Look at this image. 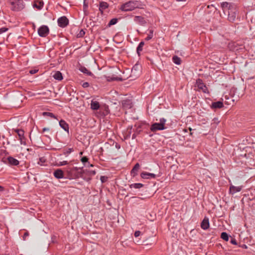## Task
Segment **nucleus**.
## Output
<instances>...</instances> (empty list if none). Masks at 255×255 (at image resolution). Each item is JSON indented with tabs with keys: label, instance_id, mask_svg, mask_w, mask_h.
I'll use <instances>...</instances> for the list:
<instances>
[{
	"label": "nucleus",
	"instance_id": "f257e3e1",
	"mask_svg": "<svg viewBox=\"0 0 255 255\" xmlns=\"http://www.w3.org/2000/svg\"><path fill=\"white\" fill-rule=\"evenodd\" d=\"M221 7L225 14L228 13V20L231 22L234 21L237 13L236 5L232 3L223 2L221 3Z\"/></svg>",
	"mask_w": 255,
	"mask_h": 255
},
{
	"label": "nucleus",
	"instance_id": "f03ea898",
	"mask_svg": "<svg viewBox=\"0 0 255 255\" xmlns=\"http://www.w3.org/2000/svg\"><path fill=\"white\" fill-rule=\"evenodd\" d=\"M139 3L138 1L130 0L127 2L123 4L120 8L122 11H131L136 8L139 7Z\"/></svg>",
	"mask_w": 255,
	"mask_h": 255
},
{
	"label": "nucleus",
	"instance_id": "7ed1b4c3",
	"mask_svg": "<svg viewBox=\"0 0 255 255\" xmlns=\"http://www.w3.org/2000/svg\"><path fill=\"white\" fill-rule=\"evenodd\" d=\"M10 8L12 10L19 11L22 10L25 7L23 0H9Z\"/></svg>",
	"mask_w": 255,
	"mask_h": 255
},
{
	"label": "nucleus",
	"instance_id": "20e7f679",
	"mask_svg": "<svg viewBox=\"0 0 255 255\" xmlns=\"http://www.w3.org/2000/svg\"><path fill=\"white\" fill-rule=\"evenodd\" d=\"M166 119L164 118H161L159 120V123H155L151 125L150 130L152 132H155L157 130H162L166 129L167 127L165 126Z\"/></svg>",
	"mask_w": 255,
	"mask_h": 255
},
{
	"label": "nucleus",
	"instance_id": "39448f33",
	"mask_svg": "<svg viewBox=\"0 0 255 255\" xmlns=\"http://www.w3.org/2000/svg\"><path fill=\"white\" fill-rule=\"evenodd\" d=\"M196 85L198 88V91H202L204 93H208L207 87L203 83L201 79H198L196 80Z\"/></svg>",
	"mask_w": 255,
	"mask_h": 255
},
{
	"label": "nucleus",
	"instance_id": "423d86ee",
	"mask_svg": "<svg viewBox=\"0 0 255 255\" xmlns=\"http://www.w3.org/2000/svg\"><path fill=\"white\" fill-rule=\"evenodd\" d=\"M49 28L47 26L42 25L38 29V35L41 37H45L49 33Z\"/></svg>",
	"mask_w": 255,
	"mask_h": 255
},
{
	"label": "nucleus",
	"instance_id": "0eeeda50",
	"mask_svg": "<svg viewBox=\"0 0 255 255\" xmlns=\"http://www.w3.org/2000/svg\"><path fill=\"white\" fill-rule=\"evenodd\" d=\"M57 22L60 27L63 28L68 24L69 20L65 16H63L58 19Z\"/></svg>",
	"mask_w": 255,
	"mask_h": 255
},
{
	"label": "nucleus",
	"instance_id": "6e6552de",
	"mask_svg": "<svg viewBox=\"0 0 255 255\" xmlns=\"http://www.w3.org/2000/svg\"><path fill=\"white\" fill-rule=\"evenodd\" d=\"M141 66L138 64H135L132 69L131 74L135 76H138L140 74Z\"/></svg>",
	"mask_w": 255,
	"mask_h": 255
},
{
	"label": "nucleus",
	"instance_id": "1a4fd4ad",
	"mask_svg": "<svg viewBox=\"0 0 255 255\" xmlns=\"http://www.w3.org/2000/svg\"><path fill=\"white\" fill-rule=\"evenodd\" d=\"M44 5V2L42 0H34L32 6L34 8L38 10H41Z\"/></svg>",
	"mask_w": 255,
	"mask_h": 255
},
{
	"label": "nucleus",
	"instance_id": "9d476101",
	"mask_svg": "<svg viewBox=\"0 0 255 255\" xmlns=\"http://www.w3.org/2000/svg\"><path fill=\"white\" fill-rule=\"evenodd\" d=\"M78 168L75 167H68L66 169L68 176L69 178H74L75 176L73 175L74 172H77Z\"/></svg>",
	"mask_w": 255,
	"mask_h": 255
},
{
	"label": "nucleus",
	"instance_id": "9b49d317",
	"mask_svg": "<svg viewBox=\"0 0 255 255\" xmlns=\"http://www.w3.org/2000/svg\"><path fill=\"white\" fill-rule=\"evenodd\" d=\"M133 21L140 25H144L146 23L144 17L141 16H135L133 18Z\"/></svg>",
	"mask_w": 255,
	"mask_h": 255
},
{
	"label": "nucleus",
	"instance_id": "f8f14e48",
	"mask_svg": "<svg viewBox=\"0 0 255 255\" xmlns=\"http://www.w3.org/2000/svg\"><path fill=\"white\" fill-rule=\"evenodd\" d=\"M209 219L205 217L201 224V227L204 230H206L209 228Z\"/></svg>",
	"mask_w": 255,
	"mask_h": 255
},
{
	"label": "nucleus",
	"instance_id": "ddd939ff",
	"mask_svg": "<svg viewBox=\"0 0 255 255\" xmlns=\"http://www.w3.org/2000/svg\"><path fill=\"white\" fill-rule=\"evenodd\" d=\"M140 176L143 179H151L155 178L156 177V175L153 173L142 172L140 174Z\"/></svg>",
	"mask_w": 255,
	"mask_h": 255
},
{
	"label": "nucleus",
	"instance_id": "4468645a",
	"mask_svg": "<svg viewBox=\"0 0 255 255\" xmlns=\"http://www.w3.org/2000/svg\"><path fill=\"white\" fill-rule=\"evenodd\" d=\"M109 7V4L105 1H101L99 3V10L101 12V14H103L104 11L108 8Z\"/></svg>",
	"mask_w": 255,
	"mask_h": 255
},
{
	"label": "nucleus",
	"instance_id": "2eb2a0df",
	"mask_svg": "<svg viewBox=\"0 0 255 255\" xmlns=\"http://www.w3.org/2000/svg\"><path fill=\"white\" fill-rule=\"evenodd\" d=\"M242 189V186H235L234 185H231L230 187L229 192L230 193L232 194H234L237 192L241 191Z\"/></svg>",
	"mask_w": 255,
	"mask_h": 255
},
{
	"label": "nucleus",
	"instance_id": "dca6fc26",
	"mask_svg": "<svg viewBox=\"0 0 255 255\" xmlns=\"http://www.w3.org/2000/svg\"><path fill=\"white\" fill-rule=\"evenodd\" d=\"M53 175L57 179H61L64 177V172L60 169H57L55 170Z\"/></svg>",
	"mask_w": 255,
	"mask_h": 255
},
{
	"label": "nucleus",
	"instance_id": "f3484780",
	"mask_svg": "<svg viewBox=\"0 0 255 255\" xmlns=\"http://www.w3.org/2000/svg\"><path fill=\"white\" fill-rule=\"evenodd\" d=\"M224 107L223 103L221 101H218L212 103L211 108L213 109H220Z\"/></svg>",
	"mask_w": 255,
	"mask_h": 255
},
{
	"label": "nucleus",
	"instance_id": "a211bd4d",
	"mask_svg": "<svg viewBox=\"0 0 255 255\" xmlns=\"http://www.w3.org/2000/svg\"><path fill=\"white\" fill-rule=\"evenodd\" d=\"M59 126L62 128L65 131L69 133V125L64 120H61L59 121Z\"/></svg>",
	"mask_w": 255,
	"mask_h": 255
},
{
	"label": "nucleus",
	"instance_id": "6ab92c4d",
	"mask_svg": "<svg viewBox=\"0 0 255 255\" xmlns=\"http://www.w3.org/2000/svg\"><path fill=\"white\" fill-rule=\"evenodd\" d=\"M13 131L15 132L18 135L19 140H20V142L22 143V138H24V130L21 129H14Z\"/></svg>",
	"mask_w": 255,
	"mask_h": 255
},
{
	"label": "nucleus",
	"instance_id": "aec40b11",
	"mask_svg": "<svg viewBox=\"0 0 255 255\" xmlns=\"http://www.w3.org/2000/svg\"><path fill=\"white\" fill-rule=\"evenodd\" d=\"M8 163L11 165H17L19 164V161L12 156H9L7 158Z\"/></svg>",
	"mask_w": 255,
	"mask_h": 255
},
{
	"label": "nucleus",
	"instance_id": "412c9836",
	"mask_svg": "<svg viewBox=\"0 0 255 255\" xmlns=\"http://www.w3.org/2000/svg\"><path fill=\"white\" fill-rule=\"evenodd\" d=\"M139 167H140L139 164L138 163H136L130 171L131 175L133 177L137 175V172L139 169Z\"/></svg>",
	"mask_w": 255,
	"mask_h": 255
},
{
	"label": "nucleus",
	"instance_id": "4be33fe9",
	"mask_svg": "<svg viewBox=\"0 0 255 255\" xmlns=\"http://www.w3.org/2000/svg\"><path fill=\"white\" fill-rule=\"evenodd\" d=\"M91 108L93 110H97L100 109V104L96 101L92 100L91 103Z\"/></svg>",
	"mask_w": 255,
	"mask_h": 255
},
{
	"label": "nucleus",
	"instance_id": "5701e85b",
	"mask_svg": "<svg viewBox=\"0 0 255 255\" xmlns=\"http://www.w3.org/2000/svg\"><path fill=\"white\" fill-rule=\"evenodd\" d=\"M217 8L214 6L213 4L208 5L207 7V9H205L206 12L208 14H210L212 12H214Z\"/></svg>",
	"mask_w": 255,
	"mask_h": 255
},
{
	"label": "nucleus",
	"instance_id": "b1692460",
	"mask_svg": "<svg viewBox=\"0 0 255 255\" xmlns=\"http://www.w3.org/2000/svg\"><path fill=\"white\" fill-rule=\"evenodd\" d=\"M53 78L58 81H61L63 79L62 73L60 71H56L53 75Z\"/></svg>",
	"mask_w": 255,
	"mask_h": 255
},
{
	"label": "nucleus",
	"instance_id": "393cba45",
	"mask_svg": "<svg viewBox=\"0 0 255 255\" xmlns=\"http://www.w3.org/2000/svg\"><path fill=\"white\" fill-rule=\"evenodd\" d=\"M80 70L83 73L86 74L88 75L92 76L93 75L91 72H90L85 67H81L80 68Z\"/></svg>",
	"mask_w": 255,
	"mask_h": 255
},
{
	"label": "nucleus",
	"instance_id": "a878e982",
	"mask_svg": "<svg viewBox=\"0 0 255 255\" xmlns=\"http://www.w3.org/2000/svg\"><path fill=\"white\" fill-rule=\"evenodd\" d=\"M107 80L109 82H112L113 81H122L123 79L122 78L118 77H111L108 76L107 77Z\"/></svg>",
	"mask_w": 255,
	"mask_h": 255
},
{
	"label": "nucleus",
	"instance_id": "bb28decb",
	"mask_svg": "<svg viewBox=\"0 0 255 255\" xmlns=\"http://www.w3.org/2000/svg\"><path fill=\"white\" fill-rule=\"evenodd\" d=\"M144 45V43L143 41L140 42L139 43V44H138V45L136 48V52L138 55H140V52L142 51V48H143Z\"/></svg>",
	"mask_w": 255,
	"mask_h": 255
},
{
	"label": "nucleus",
	"instance_id": "cd10ccee",
	"mask_svg": "<svg viewBox=\"0 0 255 255\" xmlns=\"http://www.w3.org/2000/svg\"><path fill=\"white\" fill-rule=\"evenodd\" d=\"M143 186V184L141 183H133L129 185L130 188L140 189Z\"/></svg>",
	"mask_w": 255,
	"mask_h": 255
},
{
	"label": "nucleus",
	"instance_id": "c85d7f7f",
	"mask_svg": "<svg viewBox=\"0 0 255 255\" xmlns=\"http://www.w3.org/2000/svg\"><path fill=\"white\" fill-rule=\"evenodd\" d=\"M42 115L44 117L47 116V117H49L51 118L57 119L56 117L52 113L47 112H43Z\"/></svg>",
	"mask_w": 255,
	"mask_h": 255
},
{
	"label": "nucleus",
	"instance_id": "c756f323",
	"mask_svg": "<svg viewBox=\"0 0 255 255\" xmlns=\"http://www.w3.org/2000/svg\"><path fill=\"white\" fill-rule=\"evenodd\" d=\"M173 62L177 64L180 65L181 64V59L177 56H174L172 58Z\"/></svg>",
	"mask_w": 255,
	"mask_h": 255
},
{
	"label": "nucleus",
	"instance_id": "7c9ffc66",
	"mask_svg": "<svg viewBox=\"0 0 255 255\" xmlns=\"http://www.w3.org/2000/svg\"><path fill=\"white\" fill-rule=\"evenodd\" d=\"M221 238L226 241H228L229 240V236H228V235L227 233L226 232H223L221 234Z\"/></svg>",
	"mask_w": 255,
	"mask_h": 255
},
{
	"label": "nucleus",
	"instance_id": "2f4dec72",
	"mask_svg": "<svg viewBox=\"0 0 255 255\" xmlns=\"http://www.w3.org/2000/svg\"><path fill=\"white\" fill-rule=\"evenodd\" d=\"M118 22V19L117 18H113L109 22L108 24V27H110L113 25H114L116 24Z\"/></svg>",
	"mask_w": 255,
	"mask_h": 255
},
{
	"label": "nucleus",
	"instance_id": "473e14b6",
	"mask_svg": "<svg viewBox=\"0 0 255 255\" xmlns=\"http://www.w3.org/2000/svg\"><path fill=\"white\" fill-rule=\"evenodd\" d=\"M153 31L152 30H150L149 33L148 34V36L145 39V40L148 41V40H149L150 39H151L153 37Z\"/></svg>",
	"mask_w": 255,
	"mask_h": 255
},
{
	"label": "nucleus",
	"instance_id": "72a5a7b5",
	"mask_svg": "<svg viewBox=\"0 0 255 255\" xmlns=\"http://www.w3.org/2000/svg\"><path fill=\"white\" fill-rule=\"evenodd\" d=\"M73 151V148H69L66 150H64L63 154L65 155H67L68 154H70L71 152H72Z\"/></svg>",
	"mask_w": 255,
	"mask_h": 255
},
{
	"label": "nucleus",
	"instance_id": "f704fd0d",
	"mask_svg": "<svg viewBox=\"0 0 255 255\" xmlns=\"http://www.w3.org/2000/svg\"><path fill=\"white\" fill-rule=\"evenodd\" d=\"M45 161L46 159L44 157H40L39 158V161L37 162V163L40 165H42Z\"/></svg>",
	"mask_w": 255,
	"mask_h": 255
},
{
	"label": "nucleus",
	"instance_id": "c9c22d12",
	"mask_svg": "<svg viewBox=\"0 0 255 255\" xmlns=\"http://www.w3.org/2000/svg\"><path fill=\"white\" fill-rule=\"evenodd\" d=\"M108 179V177L105 176H101L100 177V180L102 183H104L107 181Z\"/></svg>",
	"mask_w": 255,
	"mask_h": 255
},
{
	"label": "nucleus",
	"instance_id": "e433bc0d",
	"mask_svg": "<svg viewBox=\"0 0 255 255\" xmlns=\"http://www.w3.org/2000/svg\"><path fill=\"white\" fill-rule=\"evenodd\" d=\"M131 130H132V126H131L130 127H129L128 128L127 131L128 132V134L127 135V137H129L130 136V135L131 133Z\"/></svg>",
	"mask_w": 255,
	"mask_h": 255
},
{
	"label": "nucleus",
	"instance_id": "4c0bfd02",
	"mask_svg": "<svg viewBox=\"0 0 255 255\" xmlns=\"http://www.w3.org/2000/svg\"><path fill=\"white\" fill-rule=\"evenodd\" d=\"M8 30V28L6 27H1L0 28V34H2Z\"/></svg>",
	"mask_w": 255,
	"mask_h": 255
},
{
	"label": "nucleus",
	"instance_id": "58836bf2",
	"mask_svg": "<svg viewBox=\"0 0 255 255\" xmlns=\"http://www.w3.org/2000/svg\"><path fill=\"white\" fill-rule=\"evenodd\" d=\"M68 164V162L67 161H63L59 162V163H58V165L59 166H63V165H67Z\"/></svg>",
	"mask_w": 255,
	"mask_h": 255
},
{
	"label": "nucleus",
	"instance_id": "ea45409f",
	"mask_svg": "<svg viewBox=\"0 0 255 255\" xmlns=\"http://www.w3.org/2000/svg\"><path fill=\"white\" fill-rule=\"evenodd\" d=\"M88 158L86 156L83 157L81 158V161L84 163L85 162H88Z\"/></svg>",
	"mask_w": 255,
	"mask_h": 255
},
{
	"label": "nucleus",
	"instance_id": "a19ab883",
	"mask_svg": "<svg viewBox=\"0 0 255 255\" xmlns=\"http://www.w3.org/2000/svg\"><path fill=\"white\" fill-rule=\"evenodd\" d=\"M140 128H141V126L139 125L138 126V127L137 128L136 131H135V132H136V133H137V134L139 133L141 131Z\"/></svg>",
	"mask_w": 255,
	"mask_h": 255
},
{
	"label": "nucleus",
	"instance_id": "79ce46f5",
	"mask_svg": "<svg viewBox=\"0 0 255 255\" xmlns=\"http://www.w3.org/2000/svg\"><path fill=\"white\" fill-rule=\"evenodd\" d=\"M140 234L141 232L139 231H136L135 232L134 235L135 237H138L140 235Z\"/></svg>",
	"mask_w": 255,
	"mask_h": 255
},
{
	"label": "nucleus",
	"instance_id": "37998d69",
	"mask_svg": "<svg viewBox=\"0 0 255 255\" xmlns=\"http://www.w3.org/2000/svg\"><path fill=\"white\" fill-rule=\"evenodd\" d=\"M231 243L233 244V245H237V242L236 240V239H234V238H232L231 240Z\"/></svg>",
	"mask_w": 255,
	"mask_h": 255
},
{
	"label": "nucleus",
	"instance_id": "c03bdc74",
	"mask_svg": "<svg viewBox=\"0 0 255 255\" xmlns=\"http://www.w3.org/2000/svg\"><path fill=\"white\" fill-rule=\"evenodd\" d=\"M29 236V233H28V232H26L24 235H23V240H26V238L27 237H28Z\"/></svg>",
	"mask_w": 255,
	"mask_h": 255
},
{
	"label": "nucleus",
	"instance_id": "a18cd8bd",
	"mask_svg": "<svg viewBox=\"0 0 255 255\" xmlns=\"http://www.w3.org/2000/svg\"><path fill=\"white\" fill-rule=\"evenodd\" d=\"M85 34V32L83 30H81L79 33L78 35L79 37H82Z\"/></svg>",
	"mask_w": 255,
	"mask_h": 255
},
{
	"label": "nucleus",
	"instance_id": "49530a36",
	"mask_svg": "<svg viewBox=\"0 0 255 255\" xmlns=\"http://www.w3.org/2000/svg\"><path fill=\"white\" fill-rule=\"evenodd\" d=\"M82 86L84 87V88H87L89 86V83L88 82H84L83 85H82Z\"/></svg>",
	"mask_w": 255,
	"mask_h": 255
},
{
	"label": "nucleus",
	"instance_id": "de8ad7c7",
	"mask_svg": "<svg viewBox=\"0 0 255 255\" xmlns=\"http://www.w3.org/2000/svg\"><path fill=\"white\" fill-rule=\"evenodd\" d=\"M37 72V70H31L29 71V73L31 74H35L36 73V72Z\"/></svg>",
	"mask_w": 255,
	"mask_h": 255
},
{
	"label": "nucleus",
	"instance_id": "09e8293b",
	"mask_svg": "<svg viewBox=\"0 0 255 255\" xmlns=\"http://www.w3.org/2000/svg\"><path fill=\"white\" fill-rule=\"evenodd\" d=\"M136 135H137V133H133V134H132V139H134V138H136Z\"/></svg>",
	"mask_w": 255,
	"mask_h": 255
},
{
	"label": "nucleus",
	"instance_id": "8fccbe9b",
	"mask_svg": "<svg viewBox=\"0 0 255 255\" xmlns=\"http://www.w3.org/2000/svg\"><path fill=\"white\" fill-rule=\"evenodd\" d=\"M23 139L24 138H22V143H21V144L25 145L26 144V142L25 141H23Z\"/></svg>",
	"mask_w": 255,
	"mask_h": 255
},
{
	"label": "nucleus",
	"instance_id": "3c124183",
	"mask_svg": "<svg viewBox=\"0 0 255 255\" xmlns=\"http://www.w3.org/2000/svg\"><path fill=\"white\" fill-rule=\"evenodd\" d=\"M47 130H49V128H43V131H47Z\"/></svg>",
	"mask_w": 255,
	"mask_h": 255
},
{
	"label": "nucleus",
	"instance_id": "603ef678",
	"mask_svg": "<svg viewBox=\"0 0 255 255\" xmlns=\"http://www.w3.org/2000/svg\"><path fill=\"white\" fill-rule=\"evenodd\" d=\"M91 172L92 175H95L96 174V171L94 170L91 171Z\"/></svg>",
	"mask_w": 255,
	"mask_h": 255
},
{
	"label": "nucleus",
	"instance_id": "864d4df0",
	"mask_svg": "<svg viewBox=\"0 0 255 255\" xmlns=\"http://www.w3.org/2000/svg\"><path fill=\"white\" fill-rule=\"evenodd\" d=\"M177 1H185L186 0H176Z\"/></svg>",
	"mask_w": 255,
	"mask_h": 255
},
{
	"label": "nucleus",
	"instance_id": "5fc2aeb1",
	"mask_svg": "<svg viewBox=\"0 0 255 255\" xmlns=\"http://www.w3.org/2000/svg\"><path fill=\"white\" fill-rule=\"evenodd\" d=\"M3 190V187L0 186V191H2Z\"/></svg>",
	"mask_w": 255,
	"mask_h": 255
},
{
	"label": "nucleus",
	"instance_id": "6e6d98bb",
	"mask_svg": "<svg viewBox=\"0 0 255 255\" xmlns=\"http://www.w3.org/2000/svg\"><path fill=\"white\" fill-rule=\"evenodd\" d=\"M243 247L245 248H247V246H246V245H244L243 246Z\"/></svg>",
	"mask_w": 255,
	"mask_h": 255
},
{
	"label": "nucleus",
	"instance_id": "4d7b16f0",
	"mask_svg": "<svg viewBox=\"0 0 255 255\" xmlns=\"http://www.w3.org/2000/svg\"><path fill=\"white\" fill-rule=\"evenodd\" d=\"M90 166L91 167L93 166V165L92 164H90Z\"/></svg>",
	"mask_w": 255,
	"mask_h": 255
}]
</instances>
